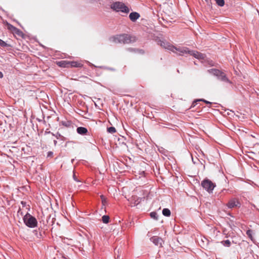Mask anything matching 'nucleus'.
<instances>
[{"instance_id":"f257e3e1","label":"nucleus","mask_w":259,"mask_h":259,"mask_svg":"<svg viewBox=\"0 0 259 259\" xmlns=\"http://www.w3.org/2000/svg\"><path fill=\"white\" fill-rule=\"evenodd\" d=\"M110 40L114 43L129 44L135 42L136 41V37L127 34H122L110 37Z\"/></svg>"},{"instance_id":"ddd939ff","label":"nucleus","mask_w":259,"mask_h":259,"mask_svg":"<svg viewBox=\"0 0 259 259\" xmlns=\"http://www.w3.org/2000/svg\"><path fill=\"white\" fill-rule=\"evenodd\" d=\"M170 211L168 208H164L162 210V214L165 217H169L170 215Z\"/></svg>"},{"instance_id":"72a5a7b5","label":"nucleus","mask_w":259,"mask_h":259,"mask_svg":"<svg viewBox=\"0 0 259 259\" xmlns=\"http://www.w3.org/2000/svg\"><path fill=\"white\" fill-rule=\"evenodd\" d=\"M63 258H64V259H69L68 258L65 257V256H63Z\"/></svg>"},{"instance_id":"473e14b6","label":"nucleus","mask_w":259,"mask_h":259,"mask_svg":"<svg viewBox=\"0 0 259 259\" xmlns=\"http://www.w3.org/2000/svg\"><path fill=\"white\" fill-rule=\"evenodd\" d=\"M206 3H208L210 0H205Z\"/></svg>"},{"instance_id":"0eeeda50","label":"nucleus","mask_w":259,"mask_h":259,"mask_svg":"<svg viewBox=\"0 0 259 259\" xmlns=\"http://www.w3.org/2000/svg\"><path fill=\"white\" fill-rule=\"evenodd\" d=\"M157 43L158 45H160L165 49H167L172 52H174V46L170 44L169 42L165 40H159L157 41Z\"/></svg>"},{"instance_id":"cd10ccee","label":"nucleus","mask_w":259,"mask_h":259,"mask_svg":"<svg viewBox=\"0 0 259 259\" xmlns=\"http://www.w3.org/2000/svg\"><path fill=\"white\" fill-rule=\"evenodd\" d=\"M53 155V152L52 151H49L48 153V157H52Z\"/></svg>"},{"instance_id":"39448f33","label":"nucleus","mask_w":259,"mask_h":259,"mask_svg":"<svg viewBox=\"0 0 259 259\" xmlns=\"http://www.w3.org/2000/svg\"><path fill=\"white\" fill-rule=\"evenodd\" d=\"M201 186L209 193H211L215 187V184L212 183L210 180L206 179L202 181Z\"/></svg>"},{"instance_id":"6e6552de","label":"nucleus","mask_w":259,"mask_h":259,"mask_svg":"<svg viewBox=\"0 0 259 259\" xmlns=\"http://www.w3.org/2000/svg\"><path fill=\"white\" fill-rule=\"evenodd\" d=\"M229 208H233L234 207H239L241 205L240 202L236 198H232L229 201L227 204Z\"/></svg>"},{"instance_id":"9d476101","label":"nucleus","mask_w":259,"mask_h":259,"mask_svg":"<svg viewBox=\"0 0 259 259\" xmlns=\"http://www.w3.org/2000/svg\"><path fill=\"white\" fill-rule=\"evenodd\" d=\"M150 241L153 243L155 245L162 247L163 241L162 239L158 236H154L150 238Z\"/></svg>"},{"instance_id":"9b49d317","label":"nucleus","mask_w":259,"mask_h":259,"mask_svg":"<svg viewBox=\"0 0 259 259\" xmlns=\"http://www.w3.org/2000/svg\"><path fill=\"white\" fill-rule=\"evenodd\" d=\"M77 133L81 135H87L88 134V130L84 127H78L76 129Z\"/></svg>"},{"instance_id":"c85d7f7f","label":"nucleus","mask_w":259,"mask_h":259,"mask_svg":"<svg viewBox=\"0 0 259 259\" xmlns=\"http://www.w3.org/2000/svg\"><path fill=\"white\" fill-rule=\"evenodd\" d=\"M73 179L74 181H76V182H78V180H77L75 174L74 173L73 174Z\"/></svg>"},{"instance_id":"dca6fc26","label":"nucleus","mask_w":259,"mask_h":259,"mask_svg":"<svg viewBox=\"0 0 259 259\" xmlns=\"http://www.w3.org/2000/svg\"><path fill=\"white\" fill-rule=\"evenodd\" d=\"M61 124L65 127H69L71 125V122L68 120H64L60 122Z\"/></svg>"},{"instance_id":"20e7f679","label":"nucleus","mask_w":259,"mask_h":259,"mask_svg":"<svg viewBox=\"0 0 259 259\" xmlns=\"http://www.w3.org/2000/svg\"><path fill=\"white\" fill-rule=\"evenodd\" d=\"M111 8L116 12H121L125 13L129 12V9L123 3L116 2L111 5Z\"/></svg>"},{"instance_id":"5701e85b","label":"nucleus","mask_w":259,"mask_h":259,"mask_svg":"<svg viewBox=\"0 0 259 259\" xmlns=\"http://www.w3.org/2000/svg\"><path fill=\"white\" fill-rule=\"evenodd\" d=\"M215 1L217 4L220 7H223L225 5L224 0H215Z\"/></svg>"},{"instance_id":"f8f14e48","label":"nucleus","mask_w":259,"mask_h":259,"mask_svg":"<svg viewBox=\"0 0 259 259\" xmlns=\"http://www.w3.org/2000/svg\"><path fill=\"white\" fill-rule=\"evenodd\" d=\"M140 15L137 12H132L129 15V18L133 22L136 21L139 17Z\"/></svg>"},{"instance_id":"7ed1b4c3","label":"nucleus","mask_w":259,"mask_h":259,"mask_svg":"<svg viewBox=\"0 0 259 259\" xmlns=\"http://www.w3.org/2000/svg\"><path fill=\"white\" fill-rule=\"evenodd\" d=\"M23 221L25 224L29 228H34L37 226V221L36 219L29 213H27L23 217Z\"/></svg>"},{"instance_id":"7c9ffc66","label":"nucleus","mask_w":259,"mask_h":259,"mask_svg":"<svg viewBox=\"0 0 259 259\" xmlns=\"http://www.w3.org/2000/svg\"><path fill=\"white\" fill-rule=\"evenodd\" d=\"M3 77V74L1 71H0V78H2Z\"/></svg>"},{"instance_id":"2f4dec72","label":"nucleus","mask_w":259,"mask_h":259,"mask_svg":"<svg viewBox=\"0 0 259 259\" xmlns=\"http://www.w3.org/2000/svg\"><path fill=\"white\" fill-rule=\"evenodd\" d=\"M54 143L55 145H56L57 143V141L56 140H54Z\"/></svg>"},{"instance_id":"bb28decb","label":"nucleus","mask_w":259,"mask_h":259,"mask_svg":"<svg viewBox=\"0 0 259 259\" xmlns=\"http://www.w3.org/2000/svg\"><path fill=\"white\" fill-rule=\"evenodd\" d=\"M200 101H197V100H196L194 101L192 104L191 107H194L197 104V102H200Z\"/></svg>"},{"instance_id":"4468645a","label":"nucleus","mask_w":259,"mask_h":259,"mask_svg":"<svg viewBox=\"0 0 259 259\" xmlns=\"http://www.w3.org/2000/svg\"><path fill=\"white\" fill-rule=\"evenodd\" d=\"M252 232H253L252 230L249 229V230H247L246 234L248 236V237L250 239V240L254 242V238L252 236Z\"/></svg>"},{"instance_id":"2eb2a0df","label":"nucleus","mask_w":259,"mask_h":259,"mask_svg":"<svg viewBox=\"0 0 259 259\" xmlns=\"http://www.w3.org/2000/svg\"><path fill=\"white\" fill-rule=\"evenodd\" d=\"M71 66L74 67H81L82 66V65L81 63L75 61L71 62Z\"/></svg>"},{"instance_id":"a878e982","label":"nucleus","mask_w":259,"mask_h":259,"mask_svg":"<svg viewBox=\"0 0 259 259\" xmlns=\"http://www.w3.org/2000/svg\"><path fill=\"white\" fill-rule=\"evenodd\" d=\"M197 101H203L204 102H205L206 104H211V103L209 102V101H207L204 99H197Z\"/></svg>"},{"instance_id":"1a4fd4ad","label":"nucleus","mask_w":259,"mask_h":259,"mask_svg":"<svg viewBox=\"0 0 259 259\" xmlns=\"http://www.w3.org/2000/svg\"><path fill=\"white\" fill-rule=\"evenodd\" d=\"M189 55L200 60H205L206 58L205 54L195 51H191Z\"/></svg>"},{"instance_id":"6ab92c4d","label":"nucleus","mask_w":259,"mask_h":259,"mask_svg":"<svg viewBox=\"0 0 259 259\" xmlns=\"http://www.w3.org/2000/svg\"><path fill=\"white\" fill-rule=\"evenodd\" d=\"M7 26L8 29H9V30H10L12 32L14 31L16 28L15 26H14L13 25H12V24L8 23H7Z\"/></svg>"},{"instance_id":"412c9836","label":"nucleus","mask_w":259,"mask_h":259,"mask_svg":"<svg viewBox=\"0 0 259 259\" xmlns=\"http://www.w3.org/2000/svg\"><path fill=\"white\" fill-rule=\"evenodd\" d=\"M221 243L227 247H229L231 245V242L229 240H226L224 241H222L221 242Z\"/></svg>"},{"instance_id":"393cba45","label":"nucleus","mask_w":259,"mask_h":259,"mask_svg":"<svg viewBox=\"0 0 259 259\" xmlns=\"http://www.w3.org/2000/svg\"><path fill=\"white\" fill-rule=\"evenodd\" d=\"M103 205H105L107 202L105 197L103 195L100 196Z\"/></svg>"},{"instance_id":"b1692460","label":"nucleus","mask_w":259,"mask_h":259,"mask_svg":"<svg viewBox=\"0 0 259 259\" xmlns=\"http://www.w3.org/2000/svg\"><path fill=\"white\" fill-rule=\"evenodd\" d=\"M12 32L14 34H17L19 36H21L22 34V32L17 28H16L15 30Z\"/></svg>"},{"instance_id":"f03ea898","label":"nucleus","mask_w":259,"mask_h":259,"mask_svg":"<svg viewBox=\"0 0 259 259\" xmlns=\"http://www.w3.org/2000/svg\"><path fill=\"white\" fill-rule=\"evenodd\" d=\"M209 73L217 76L218 78L223 81L231 83V81L226 76V74L222 71L217 69H210L207 70Z\"/></svg>"},{"instance_id":"4be33fe9","label":"nucleus","mask_w":259,"mask_h":259,"mask_svg":"<svg viewBox=\"0 0 259 259\" xmlns=\"http://www.w3.org/2000/svg\"><path fill=\"white\" fill-rule=\"evenodd\" d=\"M116 131L115 128L113 126H110V127L107 128V132L109 133L114 134L116 132Z\"/></svg>"},{"instance_id":"aec40b11","label":"nucleus","mask_w":259,"mask_h":259,"mask_svg":"<svg viewBox=\"0 0 259 259\" xmlns=\"http://www.w3.org/2000/svg\"><path fill=\"white\" fill-rule=\"evenodd\" d=\"M150 217L151 218H152L155 220H158V215L157 213L155 211H153V212H152L150 213Z\"/></svg>"},{"instance_id":"f3484780","label":"nucleus","mask_w":259,"mask_h":259,"mask_svg":"<svg viewBox=\"0 0 259 259\" xmlns=\"http://www.w3.org/2000/svg\"><path fill=\"white\" fill-rule=\"evenodd\" d=\"M0 46L3 48H8L11 47L10 45L8 44L1 39H0Z\"/></svg>"},{"instance_id":"423d86ee","label":"nucleus","mask_w":259,"mask_h":259,"mask_svg":"<svg viewBox=\"0 0 259 259\" xmlns=\"http://www.w3.org/2000/svg\"><path fill=\"white\" fill-rule=\"evenodd\" d=\"M174 52L180 56H183L185 54H190V50L187 47H176L174 46Z\"/></svg>"},{"instance_id":"c756f323","label":"nucleus","mask_w":259,"mask_h":259,"mask_svg":"<svg viewBox=\"0 0 259 259\" xmlns=\"http://www.w3.org/2000/svg\"><path fill=\"white\" fill-rule=\"evenodd\" d=\"M21 203L22 204V206L23 207L25 206L26 205V203L25 202H24V201H21Z\"/></svg>"},{"instance_id":"a211bd4d","label":"nucleus","mask_w":259,"mask_h":259,"mask_svg":"<svg viewBox=\"0 0 259 259\" xmlns=\"http://www.w3.org/2000/svg\"><path fill=\"white\" fill-rule=\"evenodd\" d=\"M109 217L107 215H104L102 218V222L105 224H107L109 221Z\"/></svg>"}]
</instances>
